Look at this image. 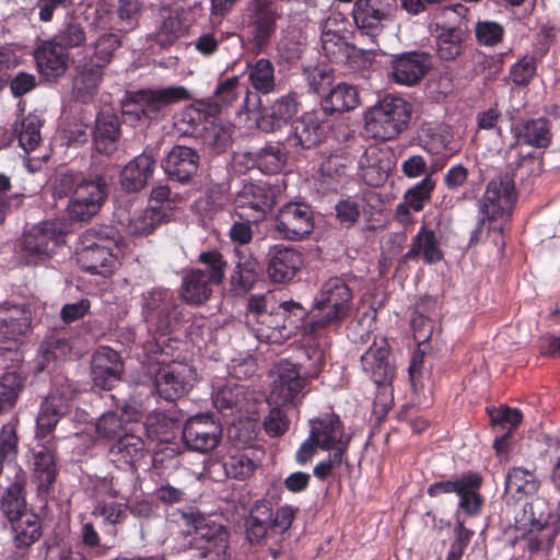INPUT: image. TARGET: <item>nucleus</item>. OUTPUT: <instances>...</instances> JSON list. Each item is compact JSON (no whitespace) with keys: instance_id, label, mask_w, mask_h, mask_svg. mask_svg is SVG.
I'll list each match as a JSON object with an SVG mask.
<instances>
[{"instance_id":"nucleus-37","label":"nucleus","mask_w":560,"mask_h":560,"mask_svg":"<svg viewBox=\"0 0 560 560\" xmlns=\"http://www.w3.org/2000/svg\"><path fill=\"white\" fill-rule=\"evenodd\" d=\"M32 470L38 490L48 491L57 475L55 454L49 446L43 444L34 448Z\"/></svg>"},{"instance_id":"nucleus-56","label":"nucleus","mask_w":560,"mask_h":560,"mask_svg":"<svg viewBox=\"0 0 560 560\" xmlns=\"http://www.w3.org/2000/svg\"><path fill=\"white\" fill-rule=\"evenodd\" d=\"M464 491L457 492L459 506L469 515L476 514L481 505V497L478 489L481 486V477L478 474H469L462 478Z\"/></svg>"},{"instance_id":"nucleus-64","label":"nucleus","mask_w":560,"mask_h":560,"mask_svg":"<svg viewBox=\"0 0 560 560\" xmlns=\"http://www.w3.org/2000/svg\"><path fill=\"white\" fill-rule=\"evenodd\" d=\"M413 240L427 264H434L443 258L434 231L422 226Z\"/></svg>"},{"instance_id":"nucleus-30","label":"nucleus","mask_w":560,"mask_h":560,"mask_svg":"<svg viewBox=\"0 0 560 560\" xmlns=\"http://www.w3.org/2000/svg\"><path fill=\"white\" fill-rule=\"evenodd\" d=\"M155 158L152 153L144 151L131 160L120 173L121 188L128 192L142 189L148 178L152 175Z\"/></svg>"},{"instance_id":"nucleus-49","label":"nucleus","mask_w":560,"mask_h":560,"mask_svg":"<svg viewBox=\"0 0 560 560\" xmlns=\"http://www.w3.org/2000/svg\"><path fill=\"white\" fill-rule=\"evenodd\" d=\"M380 154L378 149L370 148L359 160L358 175L370 186L381 185L387 176L386 170L381 165Z\"/></svg>"},{"instance_id":"nucleus-52","label":"nucleus","mask_w":560,"mask_h":560,"mask_svg":"<svg viewBox=\"0 0 560 560\" xmlns=\"http://www.w3.org/2000/svg\"><path fill=\"white\" fill-rule=\"evenodd\" d=\"M271 508L262 502L257 503L252 511L248 521L247 537L250 542H260L265 537L273 534L270 530L268 520H270Z\"/></svg>"},{"instance_id":"nucleus-14","label":"nucleus","mask_w":560,"mask_h":560,"mask_svg":"<svg viewBox=\"0 0 560 560\" xmlns=\"http://www.w3.org/2000/svg\"><path fill=\"white\" fill-rule=\"evenodd\" d=\"M371 345L361 354V364L363 371L371 375L373 383L393 381L395 376V365L390 360L389 347L386 339L372 336L371 332L361 335L355 345Z\"/></svg>"},{"instance_id":"nucleus-41","label":"nucleus","mask_w":560,"mask_h":560,"mask_svg":"<svg viewBox=\"0 0 560 560\" xmlns=\"http://www.w3.org/2000/svg\"><path fill=\"white\" fill-rule=\"evenodd\" d=\"M118 138L119 121L117 116L108 113L100 114L94 131L95 149L103 154L109 155L116 151Z\"/></svg>"},{"instance_id":"nucleus-3","label":"nucleus","mask_w":560,"mask_h":560,"mask_svg":"<svg viewBox=\"0 0 560 560\" xmlns=\"http://www.w3.org/2000/svg\"><path fill=\"white\" fill-rule=\"evenodd\" d=\"M516 202L514 175L510 172L499 174L492 178L479 201V210L482 214L476 222L469 243L478 242L481 226L485 221L509 222Z\"/></svg>"},{"instance_id":"nucleus-5","label":"nucleus","mask_w":560,"mask_h":560,"mask_svg":"<svg viewBox=\"0 0 560 560\" xmlns=\"http://www.w3.org/2000/svg\"><path fill=\"white\" fill-rule=\"evenodd\" d=\"M199 261L205 270H191L185 276L182 284V298L190 304H201L211 294V285L219 284L224 278L226 262L218 250L202 252Z\"/></svg>"},{"instance_id":"nucleus-44","label":"nucleus","mask_w":560,"mask_h":560,"mask_svg":"<svg viewBox=\"0 0 560 560\" xmlns=\"http://www.w3.org/2000/svg\"><path fill=\"white\" fill-rule=\"evenodd\" d=\"M539 480L535 471L522 467H513L508 471L505 491L512 497L521 499L523 495H532L537 492Z\"/></svg>"},{"instance_id":"nucleus-27","label":"nucleus","mask_w":560,"mask_h":560,"mask_svg":"<svg viewBox=\"0 0 560 560\" xmlns=\"http://www.w3.org/2000/svg\"><path fill=\"white\" fill-rule=\"evenodd\" d=\"M68 410V398L63 394L51 392L39 406L36 417V436L43 439L50 434Z\"/></svg>"},{"instance_id":"nucleus-1","label":"nucleus","mask_w":560,"mask_h":560,"mask_svg":"<svg viewBox=\"0 0 560 560\" xmlns=\"http://www.w3.org/2000/svg\"><path fill=\"white\" fill-rule=\"evenodd\" d=\"M219 105L197 102L182 113V121L189 132L214 153L226 150L232 143L233 126L218 117ZM188 132V130H186Z\"/></svg>"},{"instance_id":"nucleus-2","label":"nucleus","mask_w":560,"mask_h":560,"mask_svg":"<svg viewBox=\"0 0 560 560\" xmlns=\"http://www.w3.org/2000/svg\"><path fill=\"white\" fill-rule=\"evenodd\" d=\"M276 316H279L278 323L254 328L257 340L266 343H281L296 336H313L324 327L319 314H314L308 323H304L307 313L301 304L293 301L282 302Z\"/></svg>"},{"instance_id":"nucleus-16","label":"nucleus","mask_w":560,"mask_h":560,"mask_svg":"<svg viewBox=\"0 0 560 560\" xmlns=\"http://www.w3.org/2000/svg\"><path fill=\"white\" fill-rule=\"evenodd\" d=\"M220 424L209 413L190 417L183 429L185 445L198 453H208L214 450L221 439Z\"/></svg>"},{"instance_id":"nucleus-55","label":"nucleus","mask_w":560,"mask_h":560,"mask_svg":"<svg viewBox=\"0 0 560 560\" xmlns=\"http://www.w3.org/2000/svg\"><path fill=\"white\" fill-rule=\"evenodd\" d=\"M0 509L9 521L28 513L25 509L24 487L20 481H15L7 488L1 499Z\"/></svg>"},{"instance_id":"nucleus-39","label":"nucleus","mask_w":560,"mask_h":560,"mask_svg":"<svg viewBox=\"0 0 560 560\" xmlns=\"http://www.w3.org/2000/svg\"><path fill=\"white\" fill-rule=\"evenodd\" d=\"M138 416V411L130 406L106 412L98 418L95 424L96 432L100 436L108 439L119 435L122 431L127 433V424L137 421Z\"/></svg>"},{"instance_id":"nucleus-22","label":"nucleus","mask_w":560,"mask_h":560,"mask_svg":"<svg viewBox=\"0 0 560 560\" xmlns=\"http://www.w3.org/2000/svg\"><path fill=\"white\" fill-rule=\"evenodd\" d=\"M276 374L277 377L272 382L270 399L275 404L294 401L305 386V380L301 376L298 366L288 360H281L276 368Z\"/></svg>"},{"instance_id":"nucleus-21","label":"nucleus","mask_w":560,"mask_h":560,"mask_svg":"<svg viewBox=\"0 0 560 560\" xmlns=\"http://www.w3.org/2000/svg\"><path fill=\"white\" fill-rule=\"evenodd\" d=\"M432 67V56L425 51H408L392 61L393 80L402 85L419 83Z\"/></svg>"},{"instance_id":"nucleus-35","label":"nucleus","mask_w":560,"mask_h":560,"mask_svg":"<svg viewBox=\"0 0 560 560\" xmlns=\"http://www.w3.org/2000/svg\"><path fill=\"white\" fill-rule=\"evenodd\" d=\"M348 22L341 13L334 12L325 21L322 32L324 50L329 55L343 52L348 57Z\"/></svg>"},{"instance_id":"nucleus-57","label":"nucleus","mask_w":560,"mask_h":560,"mask_svg":"<svg viewBox=\"0 0 560 560\" xmlns=\"http://www.w3.org/2000/svg\"><path fill=\"white\" fill-rule=\"evenodd\" d=\"M555 532L548 530L546 524L540 521L532 520V528L527 533L521 534L520 538L527 541V550L536 553L541 549L550 550L553 546Z\"/></svg>"},{"instance_id":"nucleus-33","label":"nucleus","mask_w":560,"mask_h":560,"mask_svg":"<svg viewBox=\"0 0 560 560\" xmlns=\"http://www.w3.org/2000/svg\"><path fill=\"white\" fill-rule=\"evenodd\" d=\"M320 118L316 112H307L291 125L288 141L293 147L310 149L320 140Z\"/></svg>"},{"instance_id":"nucleus-23","label":"nucleus","mask_w":560,"mask_h":560,"mask_svg":"<svg viewBox=\"0 0 560 560\" xmlns=\"http://www.w3.org/2000/svg\"><path fill=\"white\" fill-rule=\"evenodd\" d=\"M124 371L121 359L117 351L98 348L92 358V378L95 387L109 390L120 381Z\"/></svg>"},{"instance_id":"nucleus-10","label":"nucleus","mask_w":560,"mask_h":560,"mask_svg":"<svg viewBox=\"0 0 560 560\" xmlns=\"http://www.w3.org/2000/svg\"><path fill=\"white\" fill-rule=\"evenodd\" d=\"M280 187L261 184H245L234 200L236 214L247 221L262 220L278 201Z\"/></svg>"},{"instance_id":"nucleus-15","label":"nucleus","mask_w":560,"mask_h":560,"mask_svg":"<svg viewBox=\"0 0 560 560\" xmlns=\"http://www.w3.org/2000/svg\"><path fill=\"white\" fill-rule=\"evenodd\" d=\"M161 363L155 375V388L159 395L165 400H174L191 387L196 378V371L187 363L173 361L171 363Z\"/></svg>"},{"instance_id":"nucleus-32","label":"nucleus","mask_w":560,"mask_h":560,"mask_svg":"<svg viewBox=\"0 0 560 560\" xmlns=\"http://www.w3.org/2000/svg\"><path fill=\"white\" fill-rule=\"evenodd\" d=\"M550 137L548 120L544 118L528 120L515 133V141L510 145L506 154L510 159L520 155L522 152L516 151V148L522 145L546 148L550 143Z\"/></svg>"},{"instance_id":"nucleus-20","label":"nucleus","mask_w":560,"mask_h":560,"mask_svg":"<svg viewBox=\"0 0 560 560\" xmlns=\"http://www.w3.org/2000/svg\"><path fill=\"white\" fill-rule=\"evenodd\" d=\"M396 10V0H357L352 19L360 35H373L382 21L388 20Z\"/></svg>"},{"instance_id":"nucleus-48","label":"nucleus","mask_w":560,"mask_h":560,"mask_svg":"<svg viewBox=\"0 0 560 560\" xmlns=\"http://www.w3.org/2000/svg\"><path fill=\"white\" fill-rule=\"evenodd\" d=\"M247 77L253 89L261 94H268L275 90V68L269 59L260 58L248 66Z\"/></svg>"},{"instance_id":"nucleus-46","label":"nucleus","mask_w":560,"mask_h":560,"mask_svg":"<svg viewBox=\"0 0 560 560\" xmlns=\"http://www.w3.org/2000/svg\"><path fill=\"white\" fill-rule=\"evenodd\" d=\"M42 120L36 114H28L21 120L15 121L14 132L18 136L19 144L25 153L34 151L42 141Z\"/></svg>"},{"instance_id":"nucleus-7","label":"nucleus","mask_w":560,"mask_h":560,"mask_svg":"<svg viewBox=\"0 0 560 560\" xmlns=\"http://www.w3.org/2000/svg\"><path fill=\"white\" fill-rule=\"evenodd\" d=\"M108 194L105 178L98 174L82 177L69 199L67 212L71 220L85 221L95 215Z\"/></svg>"},{"instance_id":"nucleus-25","label":"nucleus","mask_w":560,"mask_h":560,"mask_svg":"<svg viewBox=\"0 0 560 560\" xmlns=\"http://www.w3.org/2000/svg\"><path fill=\"white\" fill-rule=\"evenodd\" d=\"M302 264V254L298 249L279 246L269 253L267 272L272 282L284 283L294 278Z\"/></svg>"},{"instance_id":"nucleus-12","label":"nucleus","mask_w":560,"mask_h":560,"mask_svg":"<svg viewBox=\"0 0 560 560\" xmlns=\"http://www.w3.org/2000/svg\"><path fill=\"white\" fill-rule=\"evenodd\" d=\"M259 402L261 401L255 393L233 380H229L213 394L214 407L223 416H237L240 419H253Z\"/></svg>"},{"instance_id":"nucleus-63","label":"nucleus","mask_w":560,"mask_h":560,"mask_svg":"<svg viewBox=\"0 0 560 560\" xmlns=\"http://www.w3.org/2000/svg\"><path fill=\"white\" fill-rule=\"evenodd\" d=\"M492 427H500L501 429L508 428L506 431H512L523 421V413L517 408H511L506 405H501L498 408H487Z\"/></svg>"},{"instance_id":"nucleus-61","label":"nucleus","mask_w":560,"mask_h":560,"mask_svg":"<svg viewBox=\"0 0 560 560\" xmlns=\"http://www.w3.org/2000/svg\"><path fill=\"white\" fill-rule=\"evenodd\" d=\"M435 184L436 183L432 176L427 175L420 183L405 192L404 199L413 211H421L424 208V205L430 201Z\"/></svg>"},{"instance_id":"nucleus-18","label":"nucleus","mask_w":560,"mask_h":560,"mask_svg":"<svg viewBox=\"0 0 560 560\" xmlns=\"http://www.w3.org/2000/svg\"><path fill=\"white\" fill-rule=\"evenodd\" d=\"M349 300L350 289L343 279L332 278L323 285L315 308L324 327L346 314Z\"/></svg>"},{"instance_id":"nucleus-4","label":"nucleus","mask_w":560,"mask_h":560,"mask_svg":"<svg viewBox=\"0 0 560 560\" xmlns=\"http://www.w3.org/2000/svg\"><path fill=\"white\" fill-rule=\"evenodd\" d=\"M411 113V105L404 98L387 96L365 113V133L376 140H393L407 128Z\"/></svg>"},{"instance_id":"nucleus-54","label":"nucleus","mask_w":560,"mask_h":560,"mask_svg":"<svg viewBox=\"0 0 560 560\" xmlns=\"http://www.w3.org/2000/svg\"><path fill=\"white\" fill-rule=\"evenodd\" d=\"M23 386L24 381L16 372H7L0 376V412L15 406Z\"/></svg>"},{"instance_id":"nucleus-45","label":"nucleus","mask_w":560,"mask_h":560,"mask_svg":"<svg viewBox=\"0 0 560 560\" xmlns=\"http://www.w3.org/2000/svg\"><path fill=\"white\" fill-rule=\"evenodd\" d=\"M103 68L96 65H85L73 80V94L77 100L88 102L96 93L103 78Z\"/></svg>"},{"instance_id":"nucleus-43","label":"nucleus","mask_w":560,"mask_h":560,"mask_svg":"<svg viewBox=\"0 0 560 560\" xmlns=\"http://www.w3.org/2000/svg\"><path fill=\"white\" fill-rule=\"evenodd\" d=\"M261 463V452L248 447L228 457L224 469L229 477L245 480L253 476Z\"/></svg>"},{"instance_id":"nucleus-34","label":"nucleus","mask_w":560,"mask_h":560,"mask_svg":"<svg viewBox=\"0 0 560 560\" xmlns=\"http://www.w3.org/2000/svg\"><path fill=\"white\" fill-rule=\"evenodd\" d=\"M299 104L290 95L281 96L270 106L269 112L257 118V127L265 132L281 129L298 114Z\"/></svg>"},{"instance_id":"nucleus-13","label":"nucleus","mask_w":560,"mask_h":560,"mask_svg":"<svg viewBox=\"0 0 560 560\" xmlns=\"http://www.w3.org/2000/svg\"><path fill=\"white\" fill-rule=\"evenodd\" d=\"M61 226L55 222H42L24 233L22 255L27 264H37L48 258L58 246Z\"/></svg>"},{"instance_id":"nucleus-60","label":"nucleus","mask_w":560,"mask_h":560,"mask_svg":"<svg viewBox=\"0 0 560 560\" xmlns=\"http://www.w3.org/2000/svg\"><path fill=\"white\" fill-rule=\"evenodd\" d=\"M372 385L375 389V396L372 401V417H374L375 422H381L394 402L392 381L372 383Z\"/></svg>"},{"instance_id":"nucleus-29","label":"nucleus","mask_w":560,"mask_h":560,"mask_svg":"<svg viewBox=\"0 0 560 560\" xmlns=\"http://www.w3.org/2000/svg\"><path fill=\"white\" fill-rule=\"evenodd\" d=\"M184 518L187 525L192 527V545L200 547L217 544L219 539L229 540L225 528L217 523L211 516H206L199 512L185 514Z\"/></svg>"},{"instance_id":"nucleus-24","label":"nucleus","mask_w":560,"mask_h":560,"mask_svg":"<svg viewBox=\"0 0 560 560\" xmlns=\"http://www.w3.org/2000/svg\"><path fill=\"white\" fill-rule=\"evenodd\" d=\"M312 439L324 451L342 452L347 450L348 441L345 438L340 419L336 415H326L311 422Z\"/></svg>"},{"instance_id":"nucleus-58","label":"nucleus","mask_w":560,"mask_h":560,"mask_svg":"<svg viewBox=\"0 0 560 560\" xmlns=\"http://www.w3.org/2000/svg\"><path fill=\"white\" fill-rule=\"evenodd\" d=\"M257 167L265 174H277L287 163V155L280 144H267L257 154Z\"/></svg>"},{"instance_id":"nucleus-53","label":"nucleus","mask_w":560,"mask_h":560,"mask_svg":"<svg viewBox=\"0 0 560 560\" xmlns=\"http://www.w3.org/2000/svg\"><path fill=\"white\" fill-rule=\"evenodd\" d=\"M51 40L66 51L82 46L86 42V33L79 21L70 18L61 24Z\"/></svg>"},{"instance_id":"nucleus-9","label":"nucleus","mask_w":560,"mask_h":560,"mask_svg":"<svg viewBox=\"0 0 560 560\" xmlns=\"http://www.w3.org/2000/svg\"><path fill=\"white\" fill-rule=\"evenodd\" d=\"M142 317L148 329L164 336L178 322L173 294L166 289H152L142 295Z\"/></svg>"},{"instance_id":"nucleus-38","label":"nucleus","mask_w":560,"mask_h":560,"mask_svg":"<svg viewBox=\"0 0 560 560\" xmlns=\"http://www.w3.org/2000/svg\"><path fill=\"white\" fill-rule=\"evenodd\" d=\"M237 261L231 275L230 282L232 290L237 294L249 291L258 277V262L250 255L242 249H235Z\"/></svg>"},{"instance_id":"nucleus-42","label":"nucleus","mask_w":560,"mask_h":560,"mask_svg":"<svg viewBox=\"0 0 560 560\" xmlns=\"http://www.w3.org/2000/svg\"><path fill=\"white\" fill-rule=\"evenodd\" d=\"M275 302V296L270 292L254 294L248 299L246 318L253 331L256 327H267L279 322V316H276L272 307Z\"/></svg>"},{"instance_id":"nucleus-17","label":"nucleus","mask_w":560,"mask_h":560,"mask_svg":"<svg viewBox=\"0 0 560 560\" xmlns=\"http://www.w3.org/2000/svg\"><path fill=\"white\" fill-rule=\"evenodd\" d=\"M32 314L27 306L4 303L0 305V342L12 350L30 332Z\"/></svg>"},{"instance_id":"nucleus-59","label":"nucleus","mask_w":560,"mask_h":560,"mask_svg":"<svg viewBox=\"0 0 560 560\" xmlns=\"http://www.w3.org/2000/svg\"><path fill=\"white\" fill-rule=\"evenodd\" d=\"M163 219L159 208L150 207L135 212L129 221V231L135 235L150 234Z\"/></svg>"},{"instance_id":"nucleus-11","label":"nucleus","mask_w":560,"mask_h":560,"mask_svg":"<svg viewBox=\"0 0 560 560\" xmlns=\"http://www.w3.org/2000/svg\"><path fill=\"white\" fill-rule=\"evenodd\" d=\"M315 222L311 207L300 201L282 205L275 218V231L284 240L301 241L314 230Z\"/></svg>"},{"instance_id":"nucleus-51","label":"nucleus","mask_w":560,"mask_h":560,"mask_svg":"<svg viewBox=\"0 0 560 560\" xmlns=\"http://www.w3.org/2000/svg\"><path fill=\"white\" fill-rule=\"evenodd\" d=\"M144 428L149 439L164 443L175 435L176 422L163 412L154 411L147 417Z\"/></svg>"},{"instance_id":"nucleus-28","label":"nucleus","mask_w":560,"mask_h":560,"mask_svg":"<svg viewBox=\"0 0 560 560\" xmlns=\"http://www.w3.org/2000/svg\"><path fill=\"white\" fill-rule=\"evenodd\" d=\"M145 454L143 440L131 433H124L109 450L110 462L120 469H135Z\"/></svg>"},{"instance_id":"nucleus-8","label":"nucleus","mask_w":560,"mask_h":560,"mask_svg":"<svg viewBox=\"0 0 560 560\" xmlns=\"http://www.w3.org/2000/svg\"><path fill=\"white\" fill-rule=\"evenodd\" d=\"M277 5L269 0H250L243 11V24L249 30V40L261 51L273 36L280 18Z\"/></svg>"},{"instance_id":"nucleus-62","label":"nucleus","mask_w":560,"mask_h":560,"mask_svg":"<svg viewBox=\"0 0 560 560\" xmlns=\"http://www.w3.org/2000/svg\"><path fill=\"white\" fill-rule=\"evenodd\" d=\"M18 419L12 418L0 430V460L11 463L18 454L19 438L16 433Z\"/></svg>"},{"instance_id":"nucleus-6","label":"nucleus","mask_w":560,"mask_h":560,"mask_svg":"<svg viewBox=\"0 0 560 560\" xmlns=\"http://www.w3.org/2000/svg\"><path fill=\"white\" fill-rule=\"evenodd\" d=\"M121 255L120 241L114 235H98L93 241L85 236L82 247L78 249L77 259L83 270L107 277L120 265Z\"/></svg>"},{"instance_id":"nucleus-40","label":"nucleus","mask_w":560,"mask_h":560,"mask_svg":"<svg viewBox=\"0 0 560 560\" xmlns=\"http://www.w3.org/2000/svg\"><path fill=\"white\" fill-rule=\"evenodd\" d=\"M187 14L188 12L182 7L164 12L163 21L155 33V39L162 47L170 45L188 30L190 20Z\"/></svg>"},{"instance_id":"nucleus-36","label":"nucleus","mask_w":560,"mask_h":560,"mask_svg":"<svg viewBox=\"0 0 560 560\" xmlns=\"http://www.w3.org/2000/svg\"><path fill=\"white\" fill-rule=\"evenodd\" d=\"M438 56L445 61L455 60L464 49V43L469 33L468 30L457 26H438L436 28Z\"/></svg>"},{"instance_id":"nucleus-50","label":"nucleus","mask_w":560,"mask_h":560,"mask_svg":"<svg viewBox=\"0 0 560 560\" xmlns=\"http://www.w3.org/2000/svg\"><path fill=\"white\" fill-rule=\"evenodd\" d=\"M127 493L121 488L110 491V499L98 502L95 514L109 524L119 523L126 514Z\"/></svg>"},{"instance_id":"nucleus-47","label":"nucleus","mask_w":560,"mask_h":560,"mask_svg":"<svg viewBox=\"0 0 560 560\" xmlns=\"http://www.w3.org/2000/svg\"><path fill=\"white\" fill-rule=\"evenodd\" d=\"M10 522L16 547H28L42 535L38 517L34 513H24Z\"/></svg>"},{"instance_id":"nucleus-19","label":"nucleus","mask_w":560,"mask_h":560,"mask_svg":"<svg viewBox=\"0 0 560 560\" xmlns=\"http://www.w3.org/2000/svg\"><path fill=\"white\" fill-rule=\"evenodd\" d=\"M188 91L183 86H168L160 90L141 91L136 95L132 109H126L125 113H133L138 117L141 114L147 118H153L161 109L172 103L186 100Z\"/></svg>"},{"instance_id":"nucleus-31","label":"nucleus","mask_w":560,"mask_h":560,"mask_svg":"<svg viewBox=\"0 0 560 560\" xmlns=\"http://www.w3.org/2000/svg\"><path fill=\"white\" fill-rule=\"evenodd\" d=\"M37 69L47 79L62 75L68 68L69 56L52 40L44 42L34 54Z\"/></svg>"},{"instance_id":"nucleus-26","label":"nucleus","mask_w":560,"mask_h":560,"mask_svg":"<svg viewBox=\"0 0 560 560\" xmlns=\"http://www.w3.org/2000/svg\"><path fill=\"white\" fill-rule=\"evenodd\" d=\"M199 154L186 145H175L162 162L165 173L174 180L186 183L197 173Z\"/></svg>"}]
</instances>
